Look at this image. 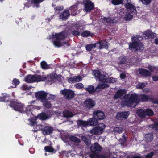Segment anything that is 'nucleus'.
<instances>
[{"label": "nucleus", "mask_w": 158, "mask_h": 158, "mask_svg": "<svg viewBox=\"0 0 158 158\" xmlns=\"http://www.w3.org/2000/svg\"><path fill=\"white\" fill-rule=\"evenodd\" d=\"M123 99L124 100L121 102L122 106L123 107L135 108L139 102L138 96L135 93L131 94L129 97L128 94H126L124 96Z\"/></svg>", "instance_id": "f257e3e1"}, {"label": "nucleus", "mask_w": 158, "mask_h": 158, "mask_svg": "<svg viewBox=\"0 0 158 158\" xmlns=\"http://www.w3.org/2000/svg\"><path fill=\"white\" fill-rule=\"evenodd\" d=\"M144 48V45L142 42H132L129 43L128 48L133 52H141Z\"/></svg>", "instance_id": "f03ea898"}, {"label": "nucleus", "mask_w": 158, "mask_h": 158, "mask_svg": "<svg viewBox=\"0 0 158 158\" xmlns=\"http://www.w3.org/2000/svg\"><path fill=\"white\" fill-rule=\"evenodd\" d=\"M102 148L98 143H95L92 144L90 148V153L89 156L91 158H94L96 155L100 153Z\"/></svg>", "instance_id": "7ed1b4c3"}, {"label": "nucleus", "mask_w": 158, "mask_h": 158, "mask_svg": "<svg viewBox=\"0 0 158 158\" xmlns=\"http://www.w3.org/2000/svg\"><path fill=\"white\" fill-rule=\"evenodd\" d=\"M9 106L16 111H18L21 113H24V105L21 103L13 101H11Z\"/></svg>", "instance_id": "20e7f679"}, {"label": "nucleus", "mask_w": 158, "mask_h": 158, "mask_svg": "<svg viewBox=\"0 0 158 158\" xmlns=\"http://www.w3.org/2000/svg\"><path fill=\"white\" fill-rule=\"evenodd\" d=\"M61 94L68 100H71L75 96L74 91L69 89H65L61 91Z\"/></svg>", "instance_id": "39448f33"}, {"label": "nucleus", "mask_w": 158, "mask_h": 158, "mask_svg": "<svg viewBox=\"0 0 158 158\" xmlns=\"http://www.w3.org/2000/svg\"><path fill=\"white\" fill-rule=\"evenodd\" d=\"M130 114L129 111H120L117 113L116 118L119 120H123L127 119Z\"/></svg>", "instance_id": "423d86ee"}, {"label": "nucleus", "mask_w": 158, "mask_h": 158, "mask_svg": "<svg viewBox=\"0 0 158 158\" xmlns=\"http://www.w3.org/2000/svg\"><path fill=\"white\" fill-rule=\"evenodd\" d=\"M47 96V93L43 91H38L35 93V98L40 100L41 102H43L45 100Z\"/></svg>", "instance_id": "0eeeda50"}, {"label": "nucleus", "mask_w": 158, "mask_h": 158, "mask_svg": "<svg viewBox=\"0 0 158 158\" xmlns=\"http://www.w3.org/2000/svg\"><path fill=\"white\" fill-rule=\"evenodd\" d=\"M84 10L86 12H90L94 8V4L90 0H86L84 3Z\"/></svg>", "instance_id": "6e6552de"}, {"label": "nucleus", "mask_w": 158, "mask_h": 158, "mask_svg": "<svg viewBox=\"0 0 158 158\" xmlns=\"http://www.w3.org/2000/svg\"><path fill=\"white\" fill-rule=\"evenodd\" d=\"M93 114L94 117L95 118L98 120H103L105 118L104 113L99 110L94 111Z\"/></svg>", "instance_id": "1a4fd4ad"}, {"label": "nucleus", "mask_w": 158, "mask_h": 158, "mask_svg": "<svg viewBox=\"0 0 158 158\" xmlns=\"http://www.w3.org/2000/svg\"><path fill=\"white\" fill-rule=\"evenodd\" d=\"M94 75L98 79L100 82L105 83V80L106 75L101 74V72L99 70H95L93 72Z\"/></svg>", "instance_id": "9d476101"}, {"label": "nucleus", "mask_w": 158, "mask_h": 158, "mask_svg": "<svg viewBox=\"0 0 158 158\" xmlns=\"http://www.w3.org/2000/svg\"><path fill=\"white\" fill-rule=\"evenodd\" d=\"M84 104L86 109L89 110L94 106L95 102L94 101L90 98L85 100L84 102Z\"/></svg>", "instance_id": "9b49d317"}, {"label": "nucleus", "mask_w": 158, "mask_h": 158, "mask_svg": "<svg viewBox=\"0 0 158 158\" xmlns=\"http://www.w3.org/2000/svg\"><path fill=\"white\" fill-rule=\"evenodd\" d=\"M108 42L106 40H103L99 41V42L96 43V46H98V49L100 50L102 49H107L108 48Z\"/></svg>", "instance_id": "f8f14e48"}, {"label": "nucleus", "mask_w": 158, "mask_h": 158, "mask_svg": "<svg viewBox=\"0 0 158 158\" xmlns=\"http://www.w3.org/2000/svg\"><path fill=\"white\" fill-rule=\"evenodd\" d=\"M53 130V127L52 126H45L41 131L44 135H47L52 134Z\"/></svg>", "instance_id": "ddd939ff"}, {"label": "nucleus", "mask_w": 158, "mask_h": 158, "mask_svg": "<svg viewBox=\"0 0 158 158\" xmlns=\"http://www.w3.org/2000/svg\"><path fill=\"white\" fill-rule=\"evenodd\" d=\"M138 71L139 73L143 77L150 76L151 75V73L150 71L142 68H139L138 69Z\"/></svg>", "instance_id": "4468645a"}, {"label": "nucleus", "mask_w": 158, "mask_h": 158, "mask_svg": "<svg viewBox=\"0 0 158 158\" xmlns=\"http://www.w3.org/2000/svg\"><path fill=\"white\" fill-rule=\"evenodd\" d=\"M126 92L127 91L125 89H119L116 92L113 97V98L115 100L117 99L118 98H120L123 95L125 94Z\"/></svg>", "instance_id": "2eb2a0df"}, {"label": "nucleus", "mask_w": 158, "mask_h": 158, "mask_svg": "<svg viewBox=\"0 0 158 158\" xmlns=\"http://www.w3.org/2000/svg\"><path fill=\"white\" fill-rule=\"evenodd\" d=\"M52 38H55L57 40H64L65 38L64 32L62 31L58 33H56L54 35H53Z\"/></svg>", "instance_id": "dca6fc26"}, {"label": "nucleus", "mask_w": 158, "mask_h": 158, "mask_svg": "<svg viewBox=\"0 0 158 158\" xmlns=\"http://www.w3.org/2000/svg\"><path fill=\"white\" fill-rule=\"evenodd\" d=\"M34 82H38L41 81H45L47 80V77H44L41 75L38 74L33 75Z\"/></svg>", "instance_id": "f3484780"}, {"label": "nucleus", "mask_w": 158, "mask_h": 158, "mask_svg": "<svg viewBox=\"0 0 158 158\" xmlns=\"http://www.w3.org/2000/svg\"><path fill=\"white\" fill-rule=\"evenodd\" d=\"M125 7L127 9H129L128 11L131 13H136V10L135 6L130 3H127L125 4Z\"/></svg>", "instance_id": "a211bd4d"}, {"label": "nucleus", "mask_w": 158, "mask_h": 158, "mask_svg": "<svg viewBox=\"0 0 158 158\" xmlns=\"http://www.w3.org/2000/svg\"><path fill=\"white\" fill-rule=\"evenodd\" d=\"M70 13L69 10H65L60 15V18L62 20L67 19L68 17L69 16Z\"/></svg>", "instance_id": "6ab92c4d"}, {"label": "nucleus", "mask_w": 158, "mask_h": 158, "mask_svg": "<svg viewBox=\"0 0 158 158\" xmlns=\"http://www.w3.org/2000/svg\"><path fill=\"white\" fill-rule=\"evenodd\" d=\"M77 6L78 4L76 3L69 7V10H70L72 15L74 16L77 14L78 9Z\"/></svg>", "instance_id": "aec40b11"}, {"label": "nucleus", "mask_w": 158, "mask_h": 158, "mask_svg": "<svg viewBox=\"0 0 158 158\" xmlns=\"http://www.w3.org/2000/svg\"><path fill=\"white\" fill-rule=\"evenodd\" d=\"M88 124L90 126H96L98 123V120L93 116V117L90 118L88 121Z\"/></svg>", "instance_id": "412c9836"}, {"label": "nucleus", "mask_w": 158, "mask_h": 158, "mask_svg": "<svg viewBox=\"0 0 158 158\" xmlns=\"http://www.w3.org/2000/svg\"><path fill=\"white\" fill-rule=\"evenodd\" d=\"M85 90L90 94H93L97 91V89L92 85H89L87 88H85Z\"/></svg>", "instance_id": "4be33fe9"}, {"label": "nucleus", "mask_w": 158, "mask_h": 158, "mask_svg": "<svg viewBox=\"0 0 158 158\" xmlns=\"http://www.w3.org/2000/svg\"><path fill=\"white\" fill-rule=\"evenodd\" d=\"M37 118L42 120H45L49 118L48 116L45 112H42L38 114L36 117Z\"/></svg>", "instance_id": "5701e85b"}, {"label": "nucleus", "mask_w": 158, "mask_h": 158, "mask_svg": "<svg viewBox=\"0 0 158 158\" xmlns=\"http://www.w3.org/2000/svg\"><path fill=\"white\" fill-rule=\"evenodd\" d=\"M31 107L32 106L31 105L27 106L26 107H24V112H25L28 116L32 114Z\"/></svg>", "instance_id": "b1692460"}, {"label": "nucleus", "mask_w": 158, "mask_h": 158, "mask_svg": "<svg viewBox=\"0 0 158 158\" xmlns=\"http://www.w3.org/2000/svg\"><path fill=\"white\" fill-rule=\"evenodd\" d=\"M25 81L28 83H34L33 75H28L25 77Z\"/></svg>", "instance_id": "393cba45"}, {"label": "nucleus", "mask_w": 158, "mask_h": 158, "mask_svg": "<svg viewBox=\"0 0 158 158\" xmlns=\"http://www.w3.org/2000/svg\"><path fill=\"white\" fill-rule=\"evenodd\" d=\"M154 33L151 30H148L144 32V35L148 38L153 39L154 37Z\"/></svg>", "instance_id": "a878e982"}, {"label": "nucleus", "mask_w": 158, "mask_h": 158, "mask_svg": "<svg viewBox=\"0 0 158 158\" xmlns=\"http://www.w3.org/2000/svg\"><path fill=\"white\" fill-rule=\"evenodd\" d=\"M137 114L139 117L141 118H145V110L140 109L137 111Z\"/></svg>", "instance_id": "bb28decb"}, {"label": "nucleus", "mask_w": 158, "mask_h": 158, "mask_svg": "<svg viewBox=\"0 0 158 158\" xmlns=\"http://www.w3.org/2000/svg\"><path fill=\"white\" fill-rule=\"evenodd\" d=\"M105 127V125L103 123H100L98 124L96 128L98 131V134H102L103 130Z\"/></svg>", "instance_id": "cd10ccee"}, {"label": "nucleus", "mask_w": 158, "mask_h": 158, "mask_svg": "<svg viewBox=\"0 0 158 158\" xmlns=\"http://www.w3.org/2000/svg\"><path fill=\"white\" fill-rule=\"evenodd\" d=\"M135 13H131L129 11L125 13L124 16V19L126 21H130L133 18V14Z\"/></svg>", "instance_id": "c85d7f7f"}, {"label": "nucleus", "mask_w": 158, "mask_h": 158, "mask_svg": "<svg viewBox=\"0 0 158 158\" xmlns=\"http://www.w3.org/2000/svg\"><path fill=\"white\" fill-rule=\"evenodd\" d=\"M60 40H57L56 39V40L54 41L53 44L55 46L59 47L63 46V45H64L65 44H67V45L69 46L68 44L67 43L64 42H60Z\"/></svg>", "instance_id": "c756f323"}, {"label": "nucleus", "mask_w": 158, "mask_h": 158, "mask_svg": "<svg viewBox=\"0 0 158 158\" xmlns=\"http://www.w3.org/2000/svg\"><path fill=\"white\" fill-rule=\"evenodd\" d=\"M44 150L46 152H52V153H55L57 151L51 146H45L44 148Z\"/></svg>", "instance_id": "7c9ffc66"}, {"label": "nucleus", "mask_w": 158, "mask_h": 158, "mask_svg": "<svg viewBox=\"0 0 158 158\" xmlns=\"http://www.w3.org/2000/svg\"><path fill=\"white\" fill-rule=\"evenodd\" d=\"M109 87V85L107 84L104 83H101L98 84V85L96 87V89H97V91H98L100 90H98V89H102L108 87Z\"/></svg>", "instance_id": "2f4dec72"}, {"label": "nucleus", "mask_w": 158, "mask_h": 158, "mask_svg": "<svg viewBox=\"0 0 158 158\" xmlns=\"http://www.w3.org/2000/svg\"><path fill=\"white\" fill-rule=\"evenodd\" d=\"M77 125L80 127H85L88 125V122L83 121L82 120H79L77 122Z\"/></svg>", "instance_id": "473e14b6"}, {"label": "nucleus", "mask_w": 158, "mask_h": 158, "mask_svg": "<svg viewBox=\"0 0 158 158\" xmlns=\"http://www.w3.org/2000/svg\"><path fill=\"white\" fill-rule=\"evenodd\" d=\"M81 139L84 142L85 144L88 146H89L91 144L90 140L86 136H83L81 137Z\"/></svg>", "instance_id": "72a5a7b5"}, {"label": "nucleus", "mask_w": 158, "mask_h": 158, "mask_svg": "<svg viewBox=\"0 0 158 158\" xmlns=\"http://www.w3.org/2000/svg\"><path fill=\"white\" fill-rule=\"evenodd\" d=\"M110 152H106L104 154H98L94 158H109V155Z\"/></svg>", "instance_id": "f704fd0d"}, {"label": "nucleus", "mask_w": 158, "mask_h": 158, "mask_svg": "<svg viewBox=\"0 0 158 158\" xmlns=\"http://www.w3.org/2000/svg\"><path fill=\"white\" fill-rule=\"evenodd\" d=\"M63 114V116L64 117H71L73 116L72 113L68 110L64 111Z\"/></svg>", "instance_id": "c9c22d12"}, {"label": "nucleus", "mask_w": 158, "mask_h": 158, "mask_svg": "<svg viewBox=\"0 0 158 158\" xmlns=\"http://www.w3.org/2000/svg\"><path fill=\"white\" fill-rule=\"evenodd\" d=\"M150 98L147 95L144 94H141L140 96V101L142 102H147L149 100H150Z\"/></svg>", "instance_id": "e433bc0d"}, {"label": "nucleus", "mask_w": 158, "mask_h": 158, "mask_svg": "<svg viewBox=\"0 0 158 158\" xmlns=\"http://www.w3.org/2000/svg\"><path fill=\"white\" fill-rule=\"evenodd\" d=\"M119 64H125L127 63V57L125 56H120L119 58Z\"/></svg>", "instance_id": "4c0bfd02"}, {"label": "nucleus", "mask_w": 158, "mask_h": 158, "mask_svg": "<svg viewBox=\"0 0 158 158\" xmlns=\"http://www.w3.org/2000/svg\"><path fill=\"white\" fill-rule=\"evenodd\" d=\"M69 139L71 141L75 143H79L81 142L80 139L75 136H70Z\"/></svg>", "instance_id": "58836bf2"}, {"label": "nucleus", "mask_w": 158, "mask_h": 158, "mask_svg": "<svg viewBox=\"0 0 158 158\" xmlns=\"http://www.w3.org/2000/svg\"><path fill=\"white\" fill-rule=\"evenodd\" d=\"M145 138L148 142H151L153 139V135L152 133L147 134L145 135Z\"/></svg>", "instance_id": "ea45409f"}, {"label": "nucleus", "mask_w": 158, "mask_h": 158, "mask_svg": "<svg viewBox=\"0 0 158 158\" xmlns=\"http://www.w3.org/2000/svg\"><path fill=\"white\" fill-rule=\"evenodd\" d=\"M145 116L146 115L148 116H152L154 114V112L152 110L150 109H147L145 110Z\"/></svg>", "instance_id": "a19ab883"}, {"label": "nucleus", "mask_w": 158, "mask_h": 158, "mask_svg": "<svg viewBox=\"0 0 158 158\" xmlns=\"http://www.w3.org/2000/svg\"><path fill=\"white\" fill-rule=\"evenodd\" d=\"M116 81L115 78L113 77H108L106 78L105 80V83H114Z\"/></svg>", "instance_id": "79ce46f5"}, {"label": "nucleus", "mask_w": 158, "mask_h": 158, "mask_svg": "<svg viewBox=\"0 0 158 158\" xmlns=\"http://www.w3.org/2000/svg\"><path fill=\"white\" fill-rule=\"evenodd\" d=\"M90 32L87 30L81 33V35L84 37L89 36L90 35Z\"/></svg>", "instance_id": "37998d69"}, {"label": "nucleus", "mask_w": 158, "mask_h": 158, "mask_svg": "<svg viewBox=\"0 0 158 158\" xmlns=\"http://www.w3.org/2000/svg\"><path fill=\"white\" fill-rule=\"evenodd\" d=\"M149 127L152 129H155L158 131V121H157L154 124H152L149 126Z\"/></svg>", "instance_id": "c03bdc74"}, {"label": "nucleus", "mask_w": 158, "mask_h": 158, "mask_svg": "<svg viewBox=\"0 0 158 158\" xmlns=\"http://www.w3.org/2000/svg\"><path fill=\"white\" fill-rule=\"evenodd\" d=\"M43 104L46 107L48 108H49L51 107V105L50 102H48L45 99V100L43 102H42Z\"/></svg>", "instance_id": "a18cd8bd"}, {"label": "nucleus", "mask_w": 158, "mask_h": 158, "mask_svg": "<svg viewBox=\"0 0 158 158\" xmlns=\"http://www.w3.org/2000/svg\"><path fill=\"white\" fill-rule=\"evenodd\" d=\"M96 46V43L95 44H89L86 46L85 48L86 50L89 51L91 50L93 47H95Z\"/></svg>", "instance_id": "49530a36"}, {"label": "nucleus", "mask_w": 158, "mask_h": 158, "mask_svg": "<svg viewBox=\"0 0 158 158\" xmlns=\"http://www.w3.org/2000/svg\"><path fill=\"white\" fill-rule=\"evenodd\" d=\"M140 38H141V36L139 35H136L132 37L131 38V40L132 42H141L139 39Z\"/></svg>", "instance_id": "de8ad7c7"}, {"label": "nucleus", "mask_w": 158, "mask_h": 158, "mask_svg": "<svg viewBox=\"0 0 158 158\" xmlns=\"http://www.w3.org/2000/svg\"><path fill=\"white\" fill-rule=\"evenodd\" d=\"M114 131L115 133L120 134L122 132L123 129L120 127H115L114 128Z\"/></svg>", "instance_id": "09e8293b"}, {"label": "nucleus", "mask_w": 158, "mask_h": 158, "mask_svg": "<svg viewBox=\"0 0 158 158\" xmlns=\"http://www.w3.org/2000/svg\"><path fill=\"white\" fill-rule=\"evenodd\" d=\"M123 2V0H112L111 1L112 3L114 5L121 4Z\"/></svg>", "instance_id": "8fccbe9b"}, {"label": "nucleus", "mask_w": 158, "mask_h": 158, "mask_svg": "<svg viewBox=\"0 0 158 158\" xmlns=\"http://www.w3.org/2000/svg\"><path fill=\"white\" fill-rule=\"evenodd\" d=\"M3 97L5 99V100L6 102H10V101H13L12 100H11L9 98H10V94H5L4 95L3 94Z\"/></svg>", "instance_id": "3c124183"}, {"label": "nucleus", "mask_w": 158, "mask_h": 158, "mask_svg": "<svg viewBox=\"0 0 158 158\" xmlns=\"http://www.w3.org/2000/svg\"><path fill=\"white\" fill-rule=\"evenodd\" d=\"M41 66L43 69H48L49 68V66L47 63L45 61H43L41 63Z\"/></svg>", "instance_id": "603ef678"}, {"label": "nucleus", "mask_w": 158, "mask_h": 158, "mask_svg": "<svg viewBox=\"0 0 158 158\" xmlns=\"http://www.w3.org/2000/svg\"><path fill=\"white\" fill-rule=\"evenodd\" d=\"M31 4H37L36 5L37 7H39V4L43 2L41 0H31Z\"/></svg>", "instance_id": "864d4df0"}, {"label": "nucleus", "mask_w": 158, "mask_h": 158, "mask_svg": "<svg viewBox=\"0 0 158 158\" xmlns=\"http://www.w3.org/2000/svg\"><path fill=\"white\" fill-rule=\"evenodd\" d=\"M109 158H118V153L110 152L109 155Z\"/></svg>", "instance_id": "5fc2aeb1"}, {"label": "nucleus", "mask_w": 158, "mask_h": 158, "mask_svg": "<svg viewBox=\"0 0 158 158\" xmlns=\"http://www.w3.org/2000/svg\"><path fill=\"white\" fill-rule=\"evenodd\" d=\"M145 86L144 83H139L136 86L137 89H142Z\"/></svg>", "instance_id": "6e6d98bb"}, {"label": "nucleus", "mask_w": 158, "mask_h": 158, "mask_svg": "<svg viewBox=\"0 0 158 158\" xmlns=\"http://www.w3.org/2000/svg\"><path fill=\"white\" fill-rule=\"evenodd\" d=\"M20 83L19 80L17 79L14 78L12 81V84H14L15 86L12 88L15 87L17 85H18Z\"/></svg>", "instance_id": "4d7b16f0"}, {"label": "nucleus", "mask_w": 158, "mask_h": 158, "mask_svg": "<svg viewBox=\"0 0 158 158\" xmlns=\"http://www.w3.org/2000/svg\"><path fill=\"white\" fill-rule=\"evenodd\" d=\"M118 158H127V156H126V154L123 152H120L118 154Z\"/></svg>", "instance_id": "13d9d810"}, {"label": "nucleus", "mask_w": 158, "mask_h": 158, "mask_svg": "<svg viewBox=\"0 0 158 158\" xmlns=\"http://www.w3.org/2000/svg\"><path fill=\"white\" fill-rule=\"evenodd\" d=\"M154 154L155 153L153 152H152L146 155L145 157H143V158H152Z\"/></svg>", "instance_id": "bf43d9fd"}, {"label": "nucleus", "mask_w": 158, "mask_h": 158, "mask_svg": "<svg viewBox=\"0 0 158 158\" xmlns=\"http://www.w3.org/2000/svg\"><path fill=\"white\" fill-rule=\"evenodd\" d=\"M90 133L92 135H98V131L96 127H95L94 129H92L90 131Z\"/></svg>", "instance_id": "052dcab7"}, {"label": "nucleus", "mask_w": 158, "mask_h": 158, "mask_svg": "<svg viewBox=\"0 0 158 158\" xmlns=\"http://www.w3.org/2000/svg\"><path fill=\"white\" fill-rule=\"evenodd\" d=\"M152 0H140L143 5H148L151 3Z\"/></svg>", "instance_id": "680f3d73"}, {"label": "nucleus", "mask_w": 158, "mask_h": 158, "mask_svg": "<svg viewBox=\"0 0 158 158\" xmlns=\"http://www.w3.org/2000/svg\"><path fill=\"white\" fill-rule=\"evenodd\" d=\"M148 68L151 72H153L156 69V67L152 66L151 65H149L148 66Z\"/></svg>", "instance_id": "e2e57ef3"}, {"label": "nucleus", "mask_w": 158, "mask_h": 158, "mask_svg": "<svg viewBox=\"0 0 158 158\" xmlns=\"http://www.w3.org/2000/svg\"><path fill=\"white\" fill-rule=\"evenodd\" d=\"M76 78H75V77H70L68 80V81L69 83L73 82L74 83L76 81Z\"/></svg>", "instance_id": "0e129e2a"}, {"label": "nucleus", "mask_w": 158, "mask_h": 158, "mask_svg": "<svg viewBox=\"0 0 158 158\" xmlns=\"http://www.w3.org/2000/svg\"><path fill=\"white\" fill-rule=\"evenodd\" d=\"M75 86L77 88L82 89L83 87V85L81 83H77L75 85Z\"/></svg>", "instance_id": "69168bd1"}, {"label": "nucleus", "mask_w": 158, "mask_h": 158, "mask_svg": "<svg viewBox=\"0 0 158 158\" xmlns=\"http://www.w3.org/2000/svg\"><path fill=\"white\" fill-rule=\"evenodd\" d=\"M127 158H143V157H141L139 156H134L132 155L127 156Z\"/></svg>", "instance_id": "338daca9"}, {"label": "nucleus", "mask_w": 158, "mask_h": 158, "mask_svg": "<svg viewBox=\"0 0 158 158\" xmlns=\"http://www.w3.org/2000/svg\"><path fill=\"white\" fill-rule=\"evenodd\" d=\"M72 34L74 36H77L81 35V33L78 31L75 30L72 32Z\"/></svg>", "instance_id": "774afa93"}]
</instances>
